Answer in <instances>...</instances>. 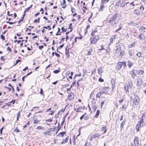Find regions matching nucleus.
Listing matches in <instances>:
<instances>
[{
    "label": "nucleus",
    "mask_w": 146,
    "mask_h": 146,
    "mask_svg": "<svg viewBox=\"0 0 146 146\" xmlns=\"http://www.w3.org/2000/svg\"><path fill=\"white\" fill-rule=\"evenodd\" d=\"M116 16L117 15L115 14L112 17L110 18L109 21L107 23H110L112 21H114L116 20Z\"/></svg>",
    "instance_id": "10"
},
{
    "label": "nucleus",
    "mask_w": 146,
    "mask_h": 146,
    "mask_svg": "<svg viewBox=\"0 0 146 146\" xmlns=\"http://www.w3.org/2000/svg\"><path fill=\"white\" fill-rule=\"evenodd\" d=\"M116 48L115 52L116 53H118L121 50V47L119 46H116Z\"/></svg>",
    "instance_id": "17"
},
{
    "label": "nucleus",
    "mask_w": 146,
    "mask_h": 146,
    "mask_svg": "<svg viewBox=\"0 0 146 146\" xmlns=\"http://www.w3.org/2000/svg\"><path fill=\"white\" fill-rule=\"evenodd\" d=\"M43 28H45L46 29H47L48 28V30H50L51 29V28H50V26H48L47 27L44 26L43 27Z\"/></svg>",
    "instance_id": "56"
},
{
    "label": "nucleus",
    "mask_w": 146,
    "mask_h": 146,
    "mask_svg": "<svg viewBox=\"0 0 146 146\" xmlns=\"http://www.w3.org/2000/svg\"><path fill=\"white\" fill-rule=\"evenodd\" d=\"M98 81L100 82H103L104 81V80L103 79H102L101 77H100L99 78Z\"/></svg>",
    "instance_id": "53"
},
{
    "label": "nucleus",
    "mask_w": 146,
    "mask_h": 146,
    "mask_svg": "<svg viewBox=\"0 0 146 146\" xmlns=\"http://www.w3.org/2000/svg\"><path fill=\"white\" fill-rule=\"evenodd\" d=\"M36 129L38 130H43L44 127L42 126H38L37 127Z\"/></svg>",
    "instance_id": "30"
},
{
    "label": "nucleus",
    "mask_w": 146,
    "mask_h": 146,
    "mask_svg": "<svg viewBox=\"0 0 146 146\" xmlns=\"http://www.w3.org/2000/svg\"><path fill=\"white\" fill-rule=\"evenodd\" d=\"M126 106H125V105H123L122 106V110L123 111L124 109H126Z\"/></svg>",
    "instance_id": "50"
},
{
    "label": "nucleus",
    "mask_w": 146,
    "mask_h": 146,
    "mask_svg": "<svg viewBox=\"0 0 146 146\" xmlns=\"http://www.w3.org/2000/svg\"><path fill=\"white\" fill-rule=\"evenodd\" d=\"M130 24H131L133 26H136L137 25V24L136 23H134L133 22H131L130 23Z\"/></svg>",
    "instance_id": "43"
},
{
    "label": "nucleus",
    "mask_w": 146,
    "mask_h": 146,
    "mask_svg": "<svg viewBox=\"0 0 146 146\" xmlns=\"http://www.w3.org/2000/svg\"><path fill=\"white\" fill-rule=\"evenodd\" d=\"M50 113L49 114V115H52L54 113V111L53 110H52L50 111Z\"/></svg>",
    "instance_id": "57"
},
{
    "label": "nucleus",
    "mask_w": 146,
    "mask_h": 146,
    "mask_svg": "<svg viewBox=\"0 0 146 146\" xmlns=\"http://www.w3.org/2000/svg\"><path fill=\"white\" fill-rule=\"evenodd\" d=\"M61 71V69L60 68H58L57 70L53 71V73L55 74H57Z\"/></svg>",
    "instance_id": "28"
},
{
    "label": "nucleus",
    "mask_w": 146,
    "mask_h": 146,
    "mask_svg": "<svg viewBox=\"0 0 146 146\" xmlns=\"http://www.w3.org/2000/svg\"><path fill=\"white\" fill-rule=\"evenodd\" d=\"M136 72H138L137 74L138 75H141L144 73V71L142 70H140L139 71L136 70Z\"/></svg>",
    "instance_id": "26"
},
{
    "label": "nucleus",
    "mask_w": 146,
    "mask_h": 146,
    "mask_svg": "<svg viewBox=\"0 0 146 146\" xmlns=\"http://www.w3.org/2000/svg\"><path fill=\"white\" fill-rule=\"evenodd\" d=\"M69 136H67L65 139H63L62 141L60 143L61 144H64L67 143L68 140Z\"/></svg>",
    "instance_id": "14"
},
{
    "label": "nucleus",
    "mask_w": 146,
    "mask_h": 146,
    "mask_svg": "<svg viewBox=\"0 0 146 146\" xmlns=\"http://www.w3.org/2000/svg\"><path fill=\"white\" fill-rule=\"evenodd\" d=\"M96 68H95L94 69H93V70L91 72V75H94L96 73Z\"/></svg>",
    "instance_id": "38"
},
{
    "label": "nucleus",
    "mask_w": 146,
    "mask_h": 146,
    "mask_svg": "<svg viewBox=\"0 0 146 146\" xmlns=\"http://www.w3.org/2000/svg\"><path fill=\"white\" fill-rule=\"evenodd\" d=\"M81 127H80L78 129V132H79V134H78L77 136L78 137L79 136L80 134H81Z\"/></svg>",
    "instance_id": "48"
},
{
    "label": "nucleus",
    "mask_w": 146,
    "mask_h": 146,
    "mask_svg": "<svg viewBox=\"0 0 146 146\" xmlns=\"http://www.w3.org/2000/svg\"><path fill=\"white\" fill-rule=\"evenodd\" d=\"M92 108L93 110V111L94 112L96 111V110L97 109V107L96 106L94 105L93 106Z\"/></svg>",
    "instance_id": "40"
},
{
    "label": "nucleus",
    "mask_w": 146,
    "mask_h": 146,
    "mask_svg": "<svg viewBox=\"0 0 146 146\" xmlns=\"http://www.w3.org/2000/svg\"><path fill=\"white\" fill-rule=\"evenodd\" d=\"M134 12L135 14H137L139 13V11L138 10H135L134 11Z\"/></svg>",
    "instance_id": "55"
},
{
    "label": "nucleus",
    "mask_w": 146,
    "mask_h": 146,
    "mask_svg": "<svg viewBox=\"0 0 146 146\" xmlns=\"http://www.w3.org/2000/svg\"><path fill=\"white\" fill-rule=\"evenodd\" d=\"M98 74L100 75V76H102V69L101 67H100L98 68Z\"/></svg>",
    "instance_id": "22"
},
{
    "label": "nucleus",
    "mask_w": 146,
    "mask_h": 146,
    "mask_svg": "<svg viewBox=\"0 0 146 146\" xmlns=\"http://www.w3.org/2000/svg\"><path fill=\"white\" fill-rule=\"evenodd\" d=\"M138 38L140 40H144L145 38V35L143 34H141L139 35Z\"/></svg>",
    "instance_id": "15"
},
{
    "label": "nucleus",
    "mask_w": 146,
    "mask_h": 146,
    "mask_svg": "<svg viewBox=\"0 0 146 146\" xmlns=\"http://www.w3.org/2000/svg\"><path fill=\"white\" fill-rule=\"evenodd\" d=\"M74 94L72 92H70L68 96V99L69 100H71L74 98Z\"/></svg>",
    "instance_id": "9"
},
{
    "label": "nucleus",
    "mask_w": 146,
    "mask_h": 146,
    "mask_svg": "<svg viewBox=\"0 0 146 146\" xmlns=\"http://www.w3.org/2000/svg\"><path fill=\"white\" fill-rule=\"evenodd\" d=\"M14 131L16 132H19V130L18 128V127H16L15 129L14 130Z\"/></svg>",
    "instance_id": "47"
},
{
    "label": "nucleus",
    "mask_w": 146,
    "mask_h": 146,
    "mask_svg": "<svg viewBox=\"0 0 146 146\" xmlns=\"http://www.w3.org/2000/svg\"><path fill=\"white\" fill-rule=\"evenodd\" d=\"M141 124L140 123V122H138L136 125V129L137 132H139L140 131V128L141 126Z\"/></svg>",
    "instance_id": "11"
},
{
    "label": "nucleus",
    "mask_w": 146,
    "mask_h": 146,
    "mask_svg": "<svg viewBox=\"0 0 146 146\" xmlns=\"http://www.w3.org/2000/svg\"><path fill=\"white\" fill-rule=\"evenodd\" d=\"M125 124V122L124 121H123L120 124V129L121 130L123 127L124 125Z\"/></svg>",
    "instance_id": "29"
},
{
    "label": "nucleus",
    "mask_w": 146,
    "mask_h": 146,
    "mask_svg": "<svg viewBox=\"0 0 146 146\" xmlns=\"http://www.w3.org/2000/svg\"><path fill=\"white\" fill-rule=\"evenodd\" d=\"M95 32V31H93L91 33V36H94L95 35L94 33Z\"/></svg>",
    "instance_id": "63"
},
{
    "label": "nucleus",
    "mask_w": 146,
    "mask_h": 146,
    "mask_svg": "<svg viewBox=\"0 0 146 146\" xmlns=\"http://www.w3.org/2000/svg\"><path fill=\"white\" fill-rule=\"evenodd\" d=\"M109 0H101V4H103L105 2H107Z\"/></svg>",
    "instance_id": "39"
},
{
    "label": "nucleus",
    "mask_w": 146,
    "mask_h": 146,
    "mask_svg": "<svg viewBox=\"0 0 146 146\" xmlns=\"http://www.w3.org/2000/svg\"><path fill=\"white\" fill-rule=\"evenodd\" d=\"M124 89L126 91V92L127 93H129V86L128 85H125L124 86Z\"/></svg>",
    "instance_id": "23"
},
{
    "label": "nucleus",
    "mask_w": 146,
    "mask_h": 146,
    "mask_svg": "<svg viewBox=\"0 0 146 146\" xmlns=\"http://www.w3.org/2000/svg\"><path fill=\"white\" fill-rule=\"evenodd\" d=\"M124 99H122L121 100H120L119 101V103L120 104H121L123 101Z\"/></svg>",
    "instance_id": "64"
},
{
    "label": "nucleus",
    "mask_w": 146,
    "mask_h": 146,
    "mask_svg": "<svg viewBox=\"0 0 146 146\" xmlns=\"http://www.w3.org/2000/svg\"><path fill=\"white\" fill-rule=\"evenodd\" d=\"M135 45V42H133L132 44H130L128 45V47L129 48H131L132 46H133Z\"/></svg>",
    "instance_id": "51"
},
{
    "label": "nucleus",
    "mask_w": 146,
    "mask_h": 146,
    "mask_svg": "<svg viewBox=\"0 0 146 146\" xmlns=\"http://www.w3.org/2000/svg\"><path fill=\"white\" fill-rule=\"evenodd\" d=\"M60 112V111H59L58 113L56 114L54 116V118H58L59 116V113Z\"/></svg>",
    "instance_id": "42"
},
{
    "label": "nucleus",
    "mask_w": 146,
    "mask_h": 146,
    "mask_svg": "<svg viewBox=\"0 0 146 146\" xmlns=\"http://www.w3.org/2000/svg\"><path fill=\"white\" fill-rule=\"evenodd\" d=\"M111 90L110 88L108 86L103 87L102 88V89L101 90L103 94H110L111 92L114 91L115 86V80L114 79L112 78L111 79Z\"/></svg>",
    "instance_id": "1"
},
{
    "label": "nucleus",
    "mask_w": 146,
    "mask_h": 146,
    "mask_svg": "<svg viewBox=\"0 0 146 146\" xmlns=\"http://www.w3.org/2000/svg\"><path fill=\"white\" fill-rule=\"evenodd\" d=\"M92 49H91L87 53V55H91V53L92 52Z\"/></svg>",
    "instance_id": "46"
},
{
    "label": "nucleus",
    "mask_w": 146,
    "mask_h": 146,
    "mask_svg": "<svg viewBox=\"0 0 146 146\" xmlns=\"http://www.w3.org/2000/svg\"><path fill=\"white\" fill-rule=\"evenodd\" d=\"M118 21V20H116L114 21H113L111 22L112 25L113 27H114L115 25L117 23Z\"/></svg>",
    "instance_id": "33"
},
{
    "label": "nucleus",
    "mask_w": 146,
    "mask_h": 146,
    "mask_svg": "<svg viewBox=\"0 0 146 146\" xmlns=\"http://www.w3.org/2000/svg\"><path fill=\"white\" fill-rule=\"evenodd\" d=\"M78 137L77 136L76 137L75 135L73 137V143L74 145H78L80 142L79 139L78 138Z\"/></svg>",
    "instance_id": "6"
},
{
    "label": "nucleus",
    "mask_w": 146,
    "mask_h": 146,
    "mask_svg": "<svg viewBox=\"0 0 146 146\" xmlns=\"http://www.w3.org/2000/svg\"><path fill=\"white\" fill-rule=\"evenodd\" d=\"M142 83V81L141 79V78H138L137 79V84L138 86H140Z\"/></svg>",
    "instance_id": "19"
},
{
    "label": "nucleus",
    "mask_w": 146,
    "mask_h": 146,
    "mask_svg": "<svg viewBox=\"0 0 146 146\" xmlns=\"http://www.w3.org/2000/svg\"><path fill=\"white\" fill-rule=\"evenodd\" d=\"M66 74H68L69 75L68 78L70 79H72V75L73 74V72H70V71H68L66 73Z\"/></svg>",
    "instance_id": "13"
},
{
    "label": "nucleus",
    "mask_w": 146,
    "mask_h": 146,
    "mask_svg": "<svg viewBox=\"0 0 146 146\" xmlns=\"http://www.w3.org/2000/svg\"><path fill=\"white\" fill-rule=\"evenodd\" d=\"M32 73V72H31L28 73V74H27L25 75L23 77L24 78H26L30 74H31V73Z\"/></svg>",
    "instance_id": "49"
},
{
    "label": "nucleus",
    "mask_w": 146,
    "mask_h": 146,
    "mask_svg": "<svg viewBox=\"0 0 146 146\" xmlns=\"http://www.w3.org/2000/svg\"><path fill=\"white\" fill-rule=\"evenodd\" d=\"M85 106H84V107L82 106H80L78 107L76 109V115L78 116L79 113H82V111H81V110H83L85 108Z\"/></svg>",
    "instance_id": "5"
},
{
    "label": "nucleus",
    "mask_w": 146,
    "mask_h": 146,
    "mask_svg": "<svg viewBox=\"0 0 146 146\" xmlns=\"http://www.w3.org/2000/svg\"><path fill=\"white\" fill-rule=\"evenodd\" d=\"M83 80V79H82V78H81V79H79V80H78V82H77V87H78V86H79V85H80L79 84V82H80V81H82V80Z\"/></svg>",
    "instance_id": "45"
},
{
    "label": "nucleus",
    "mask_w": 146,
    "mask_h": 146,
    "mask_svg": "<svg viewBox=\"0 0 146 146\" xmlns=\"http://www.w3.org/2000/svg\"><path fill=\"white\" fill-rule=\"evenodd\" d=\"M68 115V113H67L63 117L62 121V123H63L65 121L66 118Z\"/></svg>",
    "instance_id": "36"
},
{
    "label": "nucleus",
    "mask_w": 146,
    "mask_h": 146,
    "mask_svg": "<svg viewBox=\"0 0 146 146\" xmlns=\"http://www.w3.org/2000/svg\"><path fill=\"white\" fill-rule=\"evenodd\" d=\"M136 70H133L131 71V75L132 77L134 79L136 76V73L135 71Z\"/></svg>",
    "instance_id": "18"
},
{
    "label": "nucleus",
    "mask_w": 146,
    "mask_h": 146,
    "mask_svg": "<svg viewBox=\"0 0 146 146\" xmlns=\"http://www.w3.org/2000/svg\"><path fill=\"white\" fill-rule=\"evenodd\" d=\"M66 133V131H62L58 133L57 136L59 137H63Z\"/></svg>",
    "instance_id": "16"
},
{
    "label": "nucleus",
    "mask_w": 146,
    "mask_h": 146,
    "mask_svg": "<svg viewBox=\"0 0 146 146\" xmlns=\"http://www.w3.org/2000/svg\"><path fill=\"white\" fill-rule=\"evenodd\" d=\"M146 29L145 27H141L139 29V30L140 31H142L144 29Z\"/></svg>",
    "instance_id": "52"
},
{
    "label": "nucleus",
    "mask_w": 146,
    "mask_h": 146,
    "mask_svg": "<svg viewBox=\"0 0 146 146\" xmlns=\"http://www.w3.org/2000/svg\"><path fill=\"white\" fill-rule=\"evenodd\" d=\"M56 127L48 129L47 130L43 132V134L45 136H51L52 135H54V133L53 132L56 131Z\"/></svg>",
    "instance_id": "3"
},
{
    "label": "nucleus",
    "mask_w": 146,
    "mask_h": 146,
    "mask_svg": "<svg viewBox=\"0 0 146 146\" xmlns=\"http://www.w3.org/2000/svg\"><path fill=\"white\" fill-rule=\"evenodd\" d=\"M129 102L131 106L135 108L139 106L140 99L137 95L134 94L131 96Z\"/></svg>",
    "instance_id": "2"
},
{
    "label": "nucleus",
    "mask_w": 146,
    "mask_h": 146,
    "mask_svg": "<svg viewBox=\"0 0 146 146\" xmlns=\"http://www.w3.org/2000/svg\"><path fill=\"white\" fill-rule=\"evenodd\" d=\"M15 101V100H13L12 101L10 102H9L8 103H12L13 104H14Z\"/></svg>",
    "instance_id": "62"
},
{
    "label": "nucleus",
    "mask_w": 146,
    "mask_h": 146,
    "mask_svg": "<svg viewBox=\"0 0 146 146\" xmlns=\"http://www.w3.org/2000/svg\"><path fill=\"white\" fill-rule=\"evenodd\" d=\"M102 91L101 90L99 92L97 93L96 95V97L98 98H99L102 94H103Z\"/></svg>",
    "instance_id": "21"
},
{
    "label": "nucleus",
    "mask_w": 146,
    "mask_h": 146,
    "mask_svg": "<svg viewBox=\"0 0 146 146\" xmlns=\"http://www.w3.org/2000/svg\"><path fill=\"white\" fill-rule=\"evenodd\" d=\"M145 113H143L142 114V115L141 117V118H143V119H146V116H145Z\"/></svg>",
    "instance_id": "41"
},
{
    "label": "nucleus",
    "mask_w": 146,
    "mask_h": 146,
    "mask_svg": "<svg viewBox=\"0 0 146 146\" xmlns=\"http://www.w3.org/2000/svg\"><path fill=\"white\" fill-rule=\"evenodd\" d=\"M134 143L135 145H138L139 144V140L138 137H135L134 139Z\"/></svg>",
    "instance_id": "12"
},
{
    "label": "nucleus",
    "mask_w": 146,
    "mask_h": 146,
    "mask_svg": "<svg viewBox=\"0 0 146 146\" xmlns=\"http://www.w3.org/2000/svg\"><path fill=\"white\" fill-rule=\"evenodd\" d=\"M101 131L104 132L103 134H104L106 132L107 129H106V126L101 128Z\"/></svg>",
    "instance_id": "24"
},
{
    "label": "nucleus",
    "mask_w": 146,
    "mask_h": 146,
    "mask_svg": "<svg viewBox=\"0 0 146 146\" xmlns=\"http://www.w3.org/2000/svg\"><path fill=\"white\" fill-rule=\"evenodd\" d=\"M100 113V110H97L96 114H95L94 117L96 118H97L99 116Z\"/></svg>",
    "instance_id": "31"
},
{
    "label": "nucleus",
    "mask_w": 146,
    "mask_h": 146,
    "mask_svg": "<svg viewBox=\"0 0 146 146\" xmlns=\"http://www.w3.org/2000/svg\"><path fill=\"white\" fill-rule=\"evenodd\" d=\"M99 37L98 36H96L94 38L91 37V44H95L99 39Z\"/></svg>",
    "instance_id": "7"
},
{
    "label": "nucleus",
    "mask_w": 146,
    "mask_h": 146,
    "mask_svg": "<svg viewBox=\"0 0 146 146\" xmlns=\"http://www.w3.org/2000/svg\"><path fill=\"white\" fill-rule=\"evenodd\" d=\"M63 2L61 3V5L62 6V7L63 8H65L66 7V1L65 0H63Z\"/></svg>",
    "instance_id": "20"
},
{
    "label": "nucleus",
    "mask_w": 146,
    "mask_h": 146,
    "mask_svg": "<svg viewBox=\"0 0 146 146\" xmlns=\"http://www.w3.org/2000/svg\"><path fill=\"white\" fill-rule=\"evenodd\" d=\"M40 94L41 95H44L43 94V89L42 88L40 89Z\"/></svg>",
    "instance_id": "44"
},
{
    "label": "nucleus",
    "mask_w": 146,
    "mask_h": 146,
    "mask_svg": "<svg viewBox=\"0 0 146 146\" xmlns=\"http://www.w3.org/2000/svg\"><path fill=\"white\" fill-rule=\"evenodd\" d=\"M88 107L89 109V111H90V113H92V111H91V108L89 104L88 105Z\"/></svg>",
    "instance_id": "59"
},
{
    "label": "nucleus",
    "mask_w": 146,
    "mask_h": 146,
    "mask_svg": "<svg viewBox=\"0 0 146 146\" xmlns=\"http://www.w3.org/2000/svg\"><path fill=\"white\" fill-rule=\"evenodd\" d=\"M101 135V134H100L99 133H96L93 136L92 135L90 137V141H92L93 139L97 138L98 139L100 138Z\"/></svg>",
    "instance_id": "4"
},
{
    "label": "nucleus",
    "mask_w": 146,
    "mask_h": 146,
    "mask_svg": "<svg viewBox=\"0 0 146 146\" xmlns=\"http://www.w3.org/2000/svg\"><path fill=\"white\" fill-rule=\"evenodd\" d=\"M33 123L35 124H36L40 123V120L37 119L36 116L34 115L33 117Z\"/></svg>",
    "instance_id": "8"
},
{
    "label": "nucleus",
    "mask_w": 146,
    "mask_h": 146,
    "mask_svg": "<svg viewBox=\"0 0 146 146\" xmlns=\"http://www.w3.org/2000/svg\"><path fill=\"white\" fill-rule=\"evenodd\" d=\"M1 38L3 40H5V38L4 36L3 35H1Z\"/></svg>",
    "instance_id": "61"
},
{
    "label": "nucleus",
    "mask_w": 146,
    "mask_h": 146,
    "mask_svg": "<svg viewBox=\"0 0 146 146\" xmlns=\"http://www.w3.org/2000/svg\"><path fill=\"white\" fill-rule=\"evenodd\" d=\"M4 88H7L9 92L10 90H11V88L9 87H8L7 86H5Z\"/></svg>",
    "instance_id": "58"
},
{
    "label": "nucleus",
    "mask_w": 146,
    "mask_h": 146,
    "mask_svg": "<svg viewBox=\"0 0 146 146\" xmlns=\"http://www.w3.org/2000/svg\"><path fill=\"white\" fill-rule=\"evenodd\" d=\"M136 55L138 57H140L141 56V53L140 52H139L136 54Z\"/></svg>",
    "instance_id": "54"
},
{
    "label": "nucleus",
    "mask_w": 146,
    "mask_h": 146,
    "mask_svg": "<svg viewBox=\"0 0 146 146\" xmlns=\"http://www.w3.org/2000/svg\"><path fill=\"white\" fill-rule=\"evenodd\" d=\"M53 119V118L52 117L49 119H48L46 120L45 121L46 122H51L52 121Z\"/></svg>",
    "instance_id": "37"
},
{
    "label": "nucleus",
    "mask_w": 146,
    "mask_h": 146,
    "mask_svg": "<svg viewBox=\"0 0 146 146\" xmlns=\"http://www.w3.org/2000/svg\"><path fill=\"white\" fill-rule=\"evenodd\" d=\"M144 119H143V118H141L140 119L139 121V122H140V123L141 124H142V125H141V127H143L146 124L145 123L144 124H143L144 123Z\"/></svg>",
    "instance_id": "25"
},
{
    "label": "nucleus",
    "mask_w": 146,
    "mask_h": 146,
    "mask_svg": "<svg viewBox=\"0 0 146 146\" xmlns=\"http://www.w3.org/2000/svg\"><path fill=\"white\" fill-rule=\"evenodd\" d=\"M122 64H117L115 66V69L117 70H119L122 66Z\"/></svg>",
    "instance_id": "27"
},
{
    "label": "nucleus",
    "mask_w": 146,
    "mask_h": 146,
    "mask_svg": "<svg viewBox=\"0 0 146 146\" xmlns=\"http://www.w3.org/2000/svg\"><path fill=\"white\" fill-rule=\"evenodd\" d=\"M104 4H101L100 8L99 9V11H102L104 10Z\"/></svg>",
    "instance_id": "32"
},
{
    "label": "nucleus",
    "mask_w": 146,
    "mask_h": 146,
    "mask_svg": "<svg viewBox=\"0 0 146 146\" xmlns=\"http://www.w3.org/2000/svg\"><path fill=\"white\" fill-rule=\"evenodd\" d=\"M120 52L119 55V56L122 57L123 56L124 54V51L123 50H121Z\"/></svg>",
    "instance_id": "34"
},
{
    "label": "nucleus",
    "mask_w": 146,
    "mask_h": 146,
    "mask_svg": "<svg viewBox=\"0 0 146 146\" xmlns=\"http://www.w3.org/2000/svg\"><path fill=\"white\" fill-rule=\"evenodd\" d=\"M40 19V18H38V19L37 20V19L35 20L34 21V22L35 23H36V22H38V23H39Z\"/></svg>",
    "instance_id": "60"
},
{
    "label": "nucleus",
    "mask_w": 146,
    "mask_h": 146,
    "mask_svg": "<svg viewBox=\"0 0 146 146\" xmlns=\"http://www.w3.org/2000/svg\"><path fill=\"white\" fill-rule=\"evenodd\" d=\"M20 116V111H19L17 114V121L19 120V118Z\"/></svg>",
    "instance_id": "35"
}]
</instances>
